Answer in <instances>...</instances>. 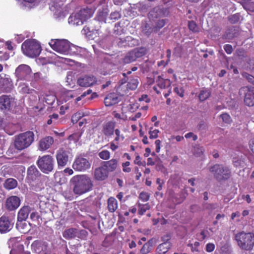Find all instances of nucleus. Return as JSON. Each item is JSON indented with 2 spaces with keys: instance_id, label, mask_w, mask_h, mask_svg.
Here are the masks:
<instances>
[{
  "instance_id": "obj_1",
  "label": "nucleus",
  "mask_w": 254,
  "mask_h": 254,
  "mask_svg": "<svg viewBox=\"0 0 254 254\" xmlns=\"http://www.w3.org/2000/svg\"><path fill=\"white\" fill-rule=\"evenodd\" d=\"M70 182L73 193L78 195L91 191L93 187L91 178L86 174L75 176L70 179Z\"/></svg>"
},
{
  "instance_id": "obj_2",
  "label": "nucleus",
  "mask_w": 254,
  "mask_h": 254,
  "mask_svg": "<svg viewBox=\"0 0 254 254\" xmlns=\"http://www.w3.org/2000/svg\"><path fill=\"white\" fill-rule=\"evenodd\" d=\"M235 239L238 246L242 250L251 251L254 246V234L244 231L235 234Z\"/></svg>"
},
{
  "instance_id": "obj_3",
  "label": "nucleus",
  "mask_w": 254,
  "mask_h": 254,
  "mask_svg": "<svg viewBox=\"0 0 254 254\" xmlns=\"http://www.w3.org/2000/svg\"><path fill=\"white\" fill-rule=\"evenodd\" d=\"M34 134L31 131L21 133L15 136L14 145L17 150L21 151L28 148L33 142Z\"/></svg>"
},
{
  "instance_id": "obj_4",
  "label": "nucleus",
  "mask_w": 254,
  "mask_h": 254,
  "mask_svg": "<svg viewBox=\"0 0 254 254\" xmlns=\"http://www.w3.org/2000/svg\"><path fill=\"white\" fill-rule=\"evenodd\" d=\"M49 44L54 51L65 55L71 54L72 47H74L69 42L64 39H52Z\"/></svg>"
},
{
  "instance_id": "obj_5",
  "label": "nucleus",
  "mask_w": 254,
  "mask_h": 254,
  "mask_svg": "<svg viewBox=\"0 0 254 254\" xmlns=\"http://www.w3.org/2000/svg\"><path fill=\"white\" fill-rule=\"evenodd\" d=\"M21 49L23 54L29 57H36L41 53V46L34 40L25 41L22 44Z\"/></svg>"
},
{
  "instance_id": "obj_6",
  "label": "nucleus",
  "mask_w": 254,
  "mask_h": 254,
  "mask_svg": "<svg viewBox=\"0 0 254 254\" xmlns=\"http://www.w3.org/2000/svg\"><path fill=\"white\" fill-rule=\"evenodd\" d=\"M209 171L213 174L214 178L218 181L227 180L231 176L230 170L221 164L214 165L210 167Z\"/></svg>"
},
{
  "instance_id": "obj_7",
  "label": "nucleus",
  "mask_w": 254,
  "mask_h": 254,
  "mask_svg": "<svg viewBox=\"0 0 254 254\" xmlns=\"http://www.w3.org/2000/svg\"><path fill=\"white\" fill-rule=\"evenodd\" d=\"M37 165L44 173L48 174L53 171L54 167V159L50 155L39 157L37 161Z\"/></svg>"
},
{
  "instance_id": "obj_8",
  "label": "nucleus",
  "mask_w": 254,
  "mask_h": 254,
  "mask_svg": "<svg viewBox=\"0 0 254 254\" xmlns=\"http://www.w3.org/2000/svg\"><path fill=\"white\" fill-rule=\"evenodd\" d=\"M72 167L76 171L84 172L90 168L91 163L87 158L79 155L75 157Z\"/></svg>"
},
{
  "instance_id": "obj_9",
  "label": "nucleus",
  "mask_w": 254,
  "mask_h": 254,
  "mask_svg": "<svg viewBox=\"0 0 254 254\" xmlns=\"http://www.w3.org/2000/svg\"><path fill=\"white\" fill-rule=\"evenodd\" d=\"M15 74L19 80H29L32 76L31 68L27 65L21 64L16 68Z\"/></svg>"
},
{
  "instance_id": "obj_10",
  "label": "nucleus",
  "mask_w": 254,
  "mask_h": 254,
  "mask_svg": "<svg viewBox=\"0 0 254 254\" xmlns=\"http://www.w3.org/2000/svg\"><path fill=\"white\" fill-rule=\"evenodd\" d=\"M97 78L93 75H82L77 79V84L80 87H89L96 84Z\"/></svg>"
},
{
  "instance_id": "obj_11",
  "label": "nucleus",
  "mask_w": 254,
  "mask_h": 254,
  "mask_svg": "<svg viewBox=\"0 0 254 254\" xmlns=\"http://www.w3.org/2000/svg\"><path fill=\"white\" fill-rule=\"evenodd\" d=\"M244 94V103L249 107L254 106V87L245 86L241 89Z\"/></svg>"
},
{
  "instance_id": "obj_12",
  "label": "nucleus",
  "mask_w": 254,
  "mask_h": 254,
  "mask_svg": "<svg viewBox=\"0 0 254 254\" xmlns=\"http://www.w3.org/2000/svg\"><path fill=\"white\" fill-rule=\"evenodd\" d=\"M12 88L13 83L9 76L4 73L0 74V91L9 92Z\"/></svg>"
},
{
  "instance_id": "obj_13",
  "label": "nucleus",
  "mask_w": 254,
  "mask_h": 254,
  "mask_svg": "<svg viewBox=\"0 0 254 254\" xmlns=\"http://www.w3.org/2000/svg\"><path fill=\"white\" fill-rule=\"evenodd\" d=\"M169 13L167 8L158 6L153 8L149 11L148 16L150 19L155 20L159 18L168 16Z\"/></svg>"
},
{
  "instance_id": "obj_14",
  "label": "nucleus",
  "mask_w": 254,
  "mask_h": 254,
  "mask_svg": "<svg viewBox=\"0 0 254 254\" xmlns=\"http://www.w3.org/2000/svg\"><path fill=\"white\" fill-rule=\"evenodd\" d=\"M13 226V223L10 218L5 215L0 217V233H6L10 231Z\"/></svg>"
},
{
  "instance_id": "obj_15",
  "label": "nucleus",
  "mask_w": 254,
  "mask_h": 254,
  "mask_svg": "<svg viewBox=\"0 0 254 254\" xmlns=\"http://www.w3.org/2000/svg\"><path fill=\"white\" fill-rule=\"evenodd\" d=\"M116 123L113 121L105 122L102 126V133L108 137H112L116 132Z\"/></svg>"
},
{
  "instance_id": "obj_16",
  "label": "nucleus",
  "mask_w": 254,
  "mask_h": 254,
  "mask_svg": "<svg viewBox=\"0 0 254 254\" xmlns=\"http://www.w3.org/2000/svg\"><path fill=\"white\" fill-rule=\"evenodd\" d=\"M157 86L161 89H168L167 93L164 94V97L167 98L171 93V89L170 88L171 81L170 79H165L161 76H158L156 79Z\"/></svg>"
},
{
  "instance_id": "obj_17",
  "label": "nucleus",
  "mask_w": 254,
  "mask_h": 254,
  "mask_svg": "<svg viewBox=\"0 0 254 254\" xmlns=\"http://www.w3.org/2000/svg\"><path fill=\"white\" fill-rule=\"evenodd\" d=\"M109 173L101 164V166L95 169L93 173L94 178L98 181H103L106 180Z\"/></svg>"
},
{
  "instance_id": "obj_18",
  "label": "nucleus",
  "mask_w": 254,
  "mask_h": 254,
  "mask_svg": "<svg viewBox=\"0 0 254 254\" xmlns=\"http://www.w3.org/2000/svg\"><path fill=\"white\" fill-rule=\"evenodd\" d=\"M41 173L34 165L29 167L27 171L26 179L28 183L36 181L40 177Z\"/></svg>"
},
{
  "instance_id": "obj_19",
  "label": "nucleus",
  "mask_w": 254,
  "mask_h": 254,
  "mask_svg": "<svg viewBox=\"0 0 254 254\" xmlns=\"http://www.w3.org/2000/svg\"><path fill=\"white\" fill-rule=\"evenodd\" d=\"M56 158L59 167H64L68 161V156L67 152L63 149H61L57 152Z\"/></svg>"
},
{
  "instance_id": "obj_20",
  "label": "nucleus",
  "mask_w": 254,
  "mask_h": 254,
  "mask_svg": "<svg viewBox=\"0 0 254 254\" xmlns=\"http://www.w3.org/2000/svg\"><path fill=\"white\" fill-rule=\"evenodd\" d=\"M20 204L19 198L16 196H11L8 197L5 202L6 208L8 210H14L17 209Z\"/></svg>"
},
{
  "instance_id": "obj_21",
  "label": "nucleus",
  "mask_w": 254,
  "mask_h": 254,
  "mask_svg": "<svg viewBox=\"0 0 254 254\" xmlns=\"http://www.w3.org/2000/svg\"><path fill=\"white\" fill-rule=\"evenodd\" d=\"M13 99L9 96L3 95L0 97V108L2 110H9Z\"/></svg>"
},
{
  "instance_id": "obj_22",
  "label": "nucleus",
  "mask_w": 254,
  "mask_h": 254,
  "mask_svg": "<svg viewBox=\"0 0 254 254\" xmlns=\"http://www.w3.org/2000/svg\"><path fill=\"white\" fill-rule=\"evenodd\" d=\"M101 164L109 173L113 172L115 171L118 167L119 161L117 159L112 158L110 160L103 161Z\"/></svg>"
},
{
  "instance_id": "obj_23",
  "label": "nucleus",
  "mask_w": 254,
  "mask_h": 254,
  "mask_svg": "<svg viewBox=\"0 0 254 254\" xmlns=\"http://www.w3.org/2000/svg\"><path fill=\"white\" fill-rule=\"evenodd\" d=\"M116 137L114 140L110 143V148L112 151H114L119 148V141L122 139V140L124 139V136L123 134H121V131L119 128L116 129L115 132Z\"/></svg>"
},
{
  "instance_id": "obj_24",
  "label": "nucleus",
  "mask_w": 254,
  "mask_h": 254,
  "mask_svg": "<svg viewBox=\"0 0 254 254\" xmlns=\"http://www.w3.org/2000/svg\"><path fill=\"white\" fill-rule=\"evenodd\" d=\"M54 143V138L50 136H46L41 139L39 143V148L40 150L45 151L50 147Z\"/></svg>"
},
{
  "instance_id": "obj_25",
  "label": "nucleus",
  "mask_w": 254,
  "mask_h": 254,
  "mask_svg": "<svg viewBox=\"0 0 254 254\" xmlns=\"http://www.w3.org/2000/svg\"><path fill=\"white\" fill-rule=\"evenodd\" d=\"M156 240L152 238L145 243L140 250L141 254H148L150 253L153 250L154 246L155 244Z\"/></svg>"
},
{
  "instance_id": "obj_26",
  "label": "nucleus",
  "mask_w": 254,
  "mask_h": 254,
  "mask_svg": "<svg viewBox=\"0 0 254 254\" xmlns=\"http://www.w3.org/2000/svg\"><path fill=\"white\" fill-rule=\"evenodd\" d=\"M78 13L81 17L83 22L92 17L94 14V10L91 8L86 7L80 9Z\"/></svg>"
},
{
  "instance_id": "obj_27",
  "label": "nucleus",
  "mask_w": 254,
  "mask_h": 254,
  "mask_svg": "<svg viewBox=\"0 0 254 254\" xmlns=\"http://www.w3.org/2000/svg\"><path fill=\"white\" fill-rule=\"evenodd\" d=\"M30 211L29 206H24L20 208L17 214V221H25Z\"/></svg>"
},
{
  "instance_id": "obj_28",
  "label": "nucleus",
  "mask_w": 254,
  "mask_h": 254,
  "mask_svg": "<svg viewBox=\"0 0 254 254\" xmlns=\"http://www.w3.org/2000/svg\"><path fill=\"white\" fill-rule=\"evenodd\" d=\"M119 101L117 95L114 93L109 94L104 99L106 106L110 107L117 104Z\"/></svg>"
},
{
  "instance_id": "obj_29",
  "label": "nucleus",
  "mask_w": 254,
  "mask_h": 254,
  "mask_svg": "<svg viewBox=\"0 0 254 254\" xmlns=\"http://www.w3.org/2000/svg\"><path fill=\"white\" fill-rule=\"evenodd\" d=\"M78 12L72 14L68 18V23L72 25H81L84 22Z\"/></svg>"
},
{
  "instance_id": "obj_30",
  "label": "nucleus",
  "mask_w": 254,
  "mask_h": 254,
  "mask_svg": "<svg viewBox=\"0 0 254 254\" xmlns=\"http://www.w3.org/2000/svg\"><path fill=\"white\" fill-rule=\"evenodd\" d=\"M118 208V202L114 197H110L107 200V208L110 212H114Z\"/></svg>"
},
{
  "instance_id": "obj_31",
  "label": "nucleus",
  "mask_w": 254,
  "mask_h": 254,
  "mask_svg": "<svg viewBox=\"0 0 254 254\" xmlns=\"http://www.w3.org/2000/svg\"><path fill=\"white\" fill-rule=\"evenodd\" d=\"M16 227L21 233L26 234L30 230L29 226L25 221H17Z\"/></svg>"
},
{
  "instance_id": "obj_32",
  "label": "nucleus",
  "mask_w": 254,
  "mask_h": 254,
  "mask_svg": "<svg viewBox=\"0 0 254 254\" xmlns=\"http://www.w3.org/2000/svg\"><path fill=\"white\" fill-rule=\"evenodd\" d=\"M78 230L76 228H71L65 230L63 234V237L67 240L75 238Z\"/></svg>"
},
{
  "instance_id": "obj_33",
  "label": "nucleus",
  "mask_w": 254,
  "mask_h": 254,
  "mask_svg": "<svg viewBox=\"0 0 254 254\" xmlns=\"http://www.w3.org/2000/svg\"><path fill=\"white\" fill-rule=\"evenodd\" d=\"M170 242H164L160 244L156 249V253L158 254H165L171 248Z\"/></svg>"
},
{
  "instance_id": "obj_34",
  "label": "nucleus",
  "mask_w": 254,
  "mask_h": 254,
  "mask_svg": "<svg viewBox=\"0 0 254 254\" xmlns=\"http://www.w3.org/2000/svg\"><path fill=\"white\" fill-rule=\"evenodd\" d=\"M31 249L33 252L35 254H40L43 250L41 241L39 240H36L34 241L31 245Z\"/></svg>"
},
{
  "instance_id": "obj_35",
  "label": "nucleus",
  "mask_w": 254,
  "mask_h": 254,
  "mask_svg": "<svg viewBox=\"0 0 254 254\" xmlns=\"http://www.w3.org/2000/svg\"><path fill=\"white\" fill-rule=\"evenodd\" d=\"M17 185V181L13 178L7 179L3 184L4 187L8 190L14 189Z\"/></svg>"
},
{
  "instance_id": "obj_36",
  "label": "nucleus",
  "mask_w": 254,
  "mask_h": 254,
  "mask_svg": "<svg viewBox=\"0 0 254 254\" xmlns=\"http://www.w3.org/2000/svg\"><path fill=\"white\" fill-rule=\"evenodd\" d=\"M136 60L132 51L128 52L122 59V62L125 64H127L134 62Z\"/></svg>"
},
{
  "instance_id": "obj_37",
  "label": "nucleus",
  "mask_w": 254,
  "mask_h": 254,
  "mask_svg": "<svg viewBox=\"0 0 254 254\" xmlns=\"http://www.w3.org/2000/svg\"><path fill=\"white\" fill-rule=\"evenodd\" d=\"M132 51L136 60L143 57L146 54V49L144 47L136 48L132 50Z\"/></svg>"
},
{
  "instance_id": "obj_38",
  "label": "nucleus",
  "mask_w": 254,
  "mask_h": 254,
  "mask_svg": "<svg viewBox=\"0 0 254 254\" xmlns=\"http://www.w3.org/2000/svg\"><path fill=\"white\" fill-rule=\"evenodd\" d=\"M211 95V92L206 89H202L198 95V98L200 102L204 101L207 99Z\"/></svg>"
},
{
  "instance_id": "obj_39",
  "label": "nucleus",
  "mask_w": 254,
  "mask_h": 254,
  "mask_svg": "<svg viewBox=\"0 0 254 254\" xmlns=\"http://www.w3.org/2000/svg\"><path fill=\"white\" fill-rule=\"evenodd\" d=\"M138 214L139 215H143L147 210L150 209V206L148 203L145 204L138 203Z\"/></svg>"
},
{
  "instance_id": "obj_40",
  "label": "nucleus",
  "mask_w": 254,
  "mask_h": 254,
  "mask_svg": "<svg viewBox=\"0 0 254 254\" xmlns=\"http://www.w3.org/2000/svg\"><path fill=\"white\" fill-rule=\"evenodd\" d=\"M241 3L244 8L247 11L250 12L254 11V2L251 1V0H248L242 2Z\"/></svg>"
},
{
  "instance_id": "obj_41",
  "label": "nucleus",
  "mask_w": 254,
  "mask_h": 254,
  "mask_svg": "<svg viewBox=\"0 0 254 254\" xmlns=\"http://www.w3.org/2000/svg\"><path fill=\"white\" fill-rule=\"evenodd\" d=\"M188 26L189 30L192 32L198 33L199 32V28L194 21H189Z\"/></svg>"
},
{
  "instance_id": "obj_42",
  "label": "nucleus",
  "mask_w": 254,
  "mask_h": 254,
  "mask_svg": "<svg viewBox=\"0 0 254 254\" xmlns=\"http://www.w3.org/2000/svg\"><path fill=\"white\" fill-rule=\"evenodd\" d=\"M98 156L104 160H108L110 159L111 154L109 151L108 150H103L98 153Z\"/></svg>"
},
{
  "instance_id": "obj_43",
  "label": "nucleus",
  "mask_w": 254,
  "mask_h": 254,
  "mask_svg": "<svg viewBox=\"0 0 254 254\" xmlns=\"http://www.w3.org/2000/svg\"><path fill=\"white\" fill-rule=\"evenodd\" d=\"M241 15L239 13L233 14L228 17V20L231 24L238 23L240 19Z\"/></svg>"
},
{
  "instance_id": "obj_44",
  "label": "nucleus",
  "mask_w": 254,
  "mask_h": 254,
  "mask_svg": "<svg viewBox=\"0 0 254 254\" xmlns=\"http://www.w3.org/2000/svg\"><path fill=\"white\" fill-rule=\"evenodd\" d=\"M159 130L157 129H154L153 127H150L149 130V138L155 139L158 137Z\"/></svg>"
},
{
  "instance_id": "obj_45",
  "label": "nucleus",
  "mask_w": 254,
  "mask_h": 254,
  "mask_svg": "<svg viewBox=\"0 0 254 254\" xmlns=\"http://www.w3.org/2000/svg\"><path fill=\"white\" fill-rule=\"evenodd\" d=\"M80 90H69L66 93V97L67 99L73 98L80 94Z\"/></svg>"
},
{
  "instance_id": "obj_46",
  "label": "nucleus",
  "mask_w": 254,
  "mask_h": 254,
  "mask_svg": "<svg viewBox=\"0 0 254 254\" xmlns=\"http://www.w3.org/2000/svg\"><path fill=\"white\" fill-rule=\"evenodd\" d=\"M138 81L137 79H131L127 83V87L131 90H135L138 85Z\"/></svg>"
},
{
  "instance_id": "obj_47",
  "label": "nucleus",
  "mask_w": 254,
  "mask_h": 254,
  "mask_svg": "<svg viewBox=\"0 0 254 254\" xmlns=\"http://www.w3.org/2000/svg\"><path fill=\"white\" fill-rule=\"evenodd\" d=\"M166 23V19H160L155 23L154 29L158 31L163 27Z\"/></svg>"
},
{
  "instance_id": "obj_48",
  "label": "nucleus",
  "mask_w": 254,
  "mask_h": 254,
  "mask_svg": "<svg viewBox=\"0 0 254 254\" xmlns=\"http://www.w3.org/2000/svg\"><path fill=\"white\" fill-rule=\"evenodd\" d=\"M130 163L129 161H126L122 164L123 171L124 173H130L131 171V168L129 167Z\"/></svg>"
},
{
  "instance_id": "obj_49",
  "label": "nucleus",
  "mask_w": 254,
  "mask_h": 254,
  "mask_svg": "<svg viewBox=\"0 0 254 254\" xmlns=\"http://www.w3.org/2000/svg\"><path fill=\"white\" fill-rule=\"evenodd\" d=\"M107 17V13L104 11H100L98 12L97 16V19L100 22H106V18Z\"/></svg>"
},
{
  "instance_id": "obj_50",
  "label": "nucleus",
  "mask_w": 254,
  "mask_h": 254,
  "mask_svg": "<svg viewBox=\"0 0 254 254\" xmlns=\"http://www.w3.org/2000/svg\"><path fill=\"white\" fill-rule=\"evenodd\" d=\"M35 91L34 89L29 88L26 85L24 84L21 86V92L23 94H30Z\"/></svg>"
},
{
  "instance_id": "obj_51",
  "label": "nucleus",
  "mask_w": 254,
  "mask_h": 254,
  "mask_svg": "<svg viewBox=\"0 0 254 254\" xmlns=\"http://www.w3.org/2000/svg\"><path fill=\"white\" fill-rule=\"evenodd\" d=\"M150 195L148 192L142 191L141 192L139 195V198L142 201L146 202L148 201L149 199Z\"/></svg>"
},
{
  "instance_id": "obj_52",
  "label": "nucleus",
  "mask_w": 254,
  "mask_h": 254,
  "mask_svg": "<svg viewBox=\"0 0 254 254\" xmlns=\"http://www.w3.org/2000/svg\"><path fill=\"white\" fill-rule=\"evenodd\" d=\"M220 117L223 121L226 123H230L232 121L231 117L227 113L221 114Z\"/></svg>"
},
{
  "instance_id": "obj_53",
  "label": "nucleus",
  "mask_w": 254,
  "mask_h": 254,
  "mask_svg": "<svg viewBox=\"0 0 254 254\" xmlns=\"http://www.w3.org/2000/svg\"><path fill=\"white\" fill-rule=\"evenodd\" d=\"M121 17V14L119 12L114 11L110 14V19L114 20H117L120 19Z\"/></svg>"
},
{
  "instance_id": "obj_54",
  "label": "nucleus",
  "mask_w": 254,
  "mask_h": 254,
  "mask_svg": "<svg viewBox=\"0 0 254 254\" xmlns=\"http://www.w3.org/2000/svg\"><path fill=\"white\" fill-rule=\"evenodd\" d=\"M82 117L80 113H76L72 115L71 117V121L73 124L76 123Z\"/></svg>"
},
{
  "instance_id": "obj_55",
  "label": "nucleus",
  "mask_w": 254,
  "mask_h": 254,
  "mask_svg": "<svg viewBox=\"0 0 254 254\" xmlns=\"http://www.w3.org/2000/svg\"><path fill=\"white\" fill-rule=\"evenodd\" d=\"M215 248V246L213 243H209L206 244L205 250L208 253L212 252Z\"/></svg>"
},
{
  "instance_id": "obj_56",
  "label": "nucleus",
  "mask_w": 254,
  "mask_h": 254,
  "mask_svg": "<svg viewBox=\"0 0 254 254\" xmlns=\"http://www.w3.org/2000/svg\"><path fill=\"white\" fill-rule=\"evenodd\" d=\"M178 195H179V198L176 197V202L177 204H180L185 200V196L183 192H180Z\"/></svg>"
},
{
  "instance_id": "obj_57",
  "label": "nucleus",
  "mask_w": 254,
  "mask_h": 254,
  "mask_svg": "<svg viewBox=\"0 0 254 254\" xmlns=\"http://www.w3.org/2000/svg\"><path fill=\"white\" fill-rule=\"evenodd\" d=\"M174 92L179 96L183 97L184 95V90L182 87H176L174 89Z\"/></svg>"
},
{
  "instance_id": "obj_58",
  "label": "nucleus",
  "mask_w": 254,
  "mask_h": 254,
  "mask_svg": "<svg viewBox=\"0 0 254 254\" xmlns=\"http://www.w3.org/2000/svg\"><path fill=\"white\" fill-rule=\"evenodd\" d=\"M224 49L228 54H231L233 51V47L230 44L225 45L224 46Z\"/></svg>"
},
{
  "instance_id": "obj_59",
  "label": "nucleus",
  "mask_w": 254,
  "mask_h": 254,
  "mask_svg": "<svg viewBox=\"0 0 254 254\" xmlns=\"http://www.w3.org/2000/svg\"><path fill=\"white\" fill-rule=\"evenodd\" d=\"M30 219L33 221H38L40 216L38 214V213L37 212H32L30 214Z\"/></svg>"
},
{
  "instance_id": "obj_60",
  "label": "nucleus",
  "mask_w": 254,
  "mask_h": 254,
  "mask_svg": "<svg viewBox=\"0 0 254 254\" xmlns=\"http://www.w3.org/2000/svg\"><path fill=\"white\" fill-rule=\"evenodd\" d=\"M138 101L139 102L144 101L145 103H148L150 102V99L148 97L147 95L143 94L139 98Z\"/></svg>"
},
{
  "instance_id": "obj_61",
  "label": "nucleus",
  "mask_w": 254,
  "mask_h": 254,
  "mask_svg": "<svg viewBox=\"0 0 254 254\" xmlns=\"http://www.w3.org/2000/svg\"><path fill=\"white\" fill-rule=\"evenodd\" d=\"M185 137L186 138H190V137H192V140L193 141H195L197 139V136L191 132H188L187 134H186L185 135Z\"/></svg>"
},
{
  "instance_id": "obj_62",
  "label": "nucleus",
  "mask_w": 254,
  "mask_h": 254,
  "mask_svg": "<svg viewBox=\"0 0 254 254\" xmlns=\"http://www.w3.org/2000/svg\"><path fill=\"white\" fill-rule=\"evenodd\" d=\"M63 194L65 198L70 200H71L73 198V195L70 190H69L68 191L67 190L64 191Z\"/></svg>"
},
{
  "instance_id": "obj_63",
  "label": "nucleus",
  "mask_w": 254,
  "mask_h": 254,
  "mask_svg": "<svg viewBox=\"0 0 254 254\" xmlns=\"http://www.w3.org/2000/svg\"><path fill=\"white\" fill-rule=\"evenodd\" d=\"M79 137V135H78V133H73V134L70 135L68 136V139L70 141L73 140V141H76L77 140H78Z\"/></svg>"
},
{
  "instance_id": "obj_64",
  "label": "nucleus",
  "mask_w": 254,
  "mask_h": 254,
  "mask_svg": "<svg viewBox=\"0 0 254 254\" xmlns=\"http://www.w3.org/2000/svg\"><path fill=\"white\" fill-rule=\"evenodd\" d=\"M161 142V141L159 139H157L155 141V144L156 147L155 150L157 153H159L160 151Z\"/></svg>"
}]
</instances>
